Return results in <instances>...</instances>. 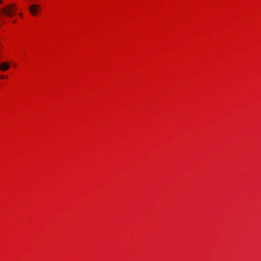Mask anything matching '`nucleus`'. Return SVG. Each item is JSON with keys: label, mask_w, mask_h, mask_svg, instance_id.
<instances>
[{"label": "nucleus", "mask_w": 261, "mask_h": 261, "mask_svg": "<svg viewBox=\"0 0 261 261\" xmlns=\"http://www.w3.org/2000/svg\"><path fill=\"white\" fill-rule=\"evenodd\" d=\"M16 10L15 5L11 4L0 9V14H3L8 17H12L15 13Z\"/></svg>", "instance_id": "f257e3e1"}, {"label": "nucleus", "mask_w": 261, "mask_h": 261, "mask_svg": "<svg viewBox=\"0 0 261 261\" xmlns=\"http://www.w3.org/2000/svg\"><path fill=\"white\" fill-rule=\"evenodd\" d=\"M40 6L36 4H34L30 7V12L34 16L37 14V12L40 9Z\"/></svg>", "instance_id": "f03ea898"}, {"label": "nucleus", "mask_w": 261, "mask_h": 261, "mask_svg": "<svg viewBox=\"0 0 261 261\" xmlns=\"http://www.w3.org/2000/svg\"><path fill=\"white\" fill-rule=\"evenodd\" d=\"M10 67V65L7 62H3L0 64V70L3 71L7 70Z\"/></svg>", "instance_id": "7ed1b4c3"}, {"label": "nucleus", "mask_w": 261, "mask_h": 261, "mask_svg": "<svg viewBox=\"0 0 261 261\" xmlns=\"http://www.w3.org/2000/svg\"><path fill=\"white\" fill-rule=\"evenodd\" d=\"M0 78L3 79V78H4V76L3 75L0 76Z\"/></svg>", "instance_id": "20e7f679"}, {"label": "nucleus", "mask_w": 261, "mask_h": 261, "mask_svg": "<svg viewBox=\"0 0 261 261\" xmlns=\"http://www.w3.org/2000/svg\"><path fill=\"white\" fill-rule=\"evenodd\" d=\"M2 3H3V1L2 0H0V4H1Z\"/></svg>", "instance_id": "39448f33"}]
</instances>
